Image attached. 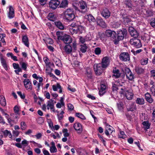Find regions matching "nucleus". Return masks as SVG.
<instances>
[{"label": "nucleus", "instance_id": "obj_11", "mask_svg": "<svg viewBox=\"0 0 155 155\" xmlns=\"http://www.w3.org/2000/svg\"><path fill=\"white\" fill-rule=\"evenodd\" d=\"M110 60L108 57H104L102 60L101 63H99L101 65L103 68H106L109 65Z\"/></svg>", "mask_w": 155, "mask_h": 155}, {"label": "nucleus", "instance_id": "obj_10", "mask_svg": "<svg viewBox=\"0 0 155 155\" xmlns=\"http://www.w3.org/2000/svg\"><path fill=\"white\" fill-rule=\"evenodd\" d=\"M101 13V15L106 19L109 18L110 16V12L109 10L106 8L103 9Z\"/></svg>", "mask_w": 155, "mask_h": 155}, {"label": "nucleus", "instance_id": "obj_20", "mask_svg": "<svg viewBox=\"0 0 155 155\" xmlns=\"http://www.w3.org/2000/svg\"><path fill=\"white\" fill-rule=\"evenodd\" d=\"M15 16V13L13 8L12 6H9V12L8 14V16L9 18L11 19L13 18Z\"/></svg>", "mask_w": 155, "mask_h": 155}, {"label": "nucleus", "instance_id": "obj_60", "mask_svg": "<svg viewBox=\"0 0 155 155\" xmlns=\"http://www.w3.org/2000/svg\"><path fill=\"white\" fill-rule=\"evenodd\" d=\"M12 65L14 69H17L20 68L19 64H18L14 63Z\"/></svg>", "mask_w": 155, "mask_h": 155}, {"label": "nucleus", "instance_id": "obj_36", "mask_svg": "<svg viewBox=\"0 0 155 155\" xmlns=\"http://www.w3.org/2000/svg\"><path fill=\"white\" fill-rule=\"evenodd\" d=\"M0 103L3 106H4L6 105L5 99L3 96H0Z\"/></svg>", "mask_w": 155, "mask_h": 155}, {"label": "nucleus", "instance_id": "obj_4", "mask_svg": "<svg viewBox=\"0 0 155 155\" xmlns=\"http://www.w3.org/2000/svg\"><path fill=\"white\" fill-rule=\"evenodd\" d=\"M130 42L132 45L137 48H140L142 46L140 40L137 38L131 39Z\"/></svg>", "mask_w": 155, "mask_h": 155}, {"label": "nucleus", "instance_id": "obj_14", "mask_svg": "<svg viewBox=\"0 0 155 155\" xmlns=\"http://www.w3.org/2000/svg\"><path fill=\"white\" fill-rule=\"evenodd\" d=\"M124 92H125V96L127 100H131L133 98L134 94L130 90H125Z\"/></svg>", "mask_w": 155, "mask_h": 155}, {"label": "nucleus", "instance_id": "obj_44", "mask_svg": "<svg viewBox=\"0 0 155 155\" xmlns=\"http://www.w3.org/2000/svg\"><path fill=\"white\" fill-rule=\"evenodd\" d=\"M123 103L122 102H119L117 103L118 108L119 110H122L123 109Z\"/></svg>", "mask_w": 155, "mask_h": 155}, {"label": "nucleus", "instance_id": "obj_41", "mask_svg": "<svg viewBox=\"0 0 155 155\" xmlns=\"http://www.w3.org/2000/svg\"><path fill=\"white\" fill-rule=\"evenodd\" d=\"M75 116L82 120H85L86 118L83 114L79 113H76Z\"/></svg>", "mask_w": 155, "mask_h": 155}, {"label": "nucleus", "instance_id": "obj_26", "mask_svg": "<svg viewBox=\"0 0 155 155\" xmlns=\"http://www.w3.org/2000/svg\"><path fill=\"white\" fill-rule=\"evenodd\" d=\"M52 89L54 91H57L58 89H60L59 93H61L62 92L61 87L59 83H57L56 85H53L52 86Z\"/></svg>", "mask_w": 155, "mask_h": 155}, {"label": "nucleus", "instance_id": "obj_23", "mask_svg": "<svg viewBox=\"0 0 155 155\" xmlns=\"http://www.w3.org/2000/svg\"><path fill=\"white\" fill-rule=\"evenodd\" d=\"M135 70L136 73L138 74H143L144 71V69L140 66H136Z\"/></svg>", "mask_w": 155, "mask_h": 155}, {"label": "nucleus", "instance_id": "obj_48", "mask_svg": "<svg viewBox=\"0 0 155 155\" xmlns=\"http://www.w3.org/2000/svg\"><path fill=\"white\" fill-rule=\"evenodd\" d=\"M50 151L51 153L56 152L57 150L55 146L51 147L50 148Z\"/></svg>", "mask_w": 155, "mask_h": 155}, {"label": "nucleus", "instance_id": "obj_16", "mask_svg": "<svg viewBox=\"0 0 155 155\" xmlns=\"http://www.w3.org/2000/svg\"><path fill=\"white\" fill-rule=\"evenodd\" d=\"M96 21L97 25L103 28L107 27V25L106 24L102 18H97V19Z\"/></svg>", "mask_w": 155, "mask_h": 155}, {"label": "nucleus", "instance_id": "obj_42", "mask_svg": "<svg viewBox=\"0 0 155 155\" xmlns=\"http://www.w3.org/2000/svg\"><path fill=\"white\" fill-rule=\"evenodd\" d=\"M77 33L81 34L84 30V28L80 25H78Z\"/></svg>", "mask_w": 155, "mask_h": 155}, {"label": "nucleus", "instance_id": "obj_28", "mask_svg": "<svg viewBox=\"0 0 155 155\" xmlns=\"http://www.w3.org/2000/svg\"><path fill=\"white\" fill-rule=\"evenodd\" d=\"M113 72L114 73V76L116 78H118L121 76V74L120 73V71L118 69L115 68L113 69Z\"/></svg>", "mask_w": 155, "mask_h": 155}, {"label": "nucleus", "instance_id": "obj_51", "mask_svg": "<svg viewBox=\"0 0 155 155\" xmlns=\"http://www.w3.org/2000/svg\"><path fill=\"white\" fill-rule=\"evenodd\" d=\"M44 61L45 62V64L46 65H48L49 68H50V67L49 66V65L50 64V62L48 61L49 60L48 58L46 57L44 58Z\"/></svg>", "mask_w": 155, "mask_h": 155}, {"label": "nucleus", "instance_id": "obj_63", "mask_svg": "<svg viewBox=\"0 0 155 155\" xmlns=\"http://www.w3.org/2000/svg\"><path fill=\"white\" fill-rule=\"evenodd\" d=\"M48 122L50 128H51V129L54 128L53 124L52 122L50 120L49 121H48Z\"/></svg>", "mask_w": 155, "mask_h": 155}, {"label": "nucleus", "instance_id": "obj_53", "mask_svg": "<svg viewBox=\"0 0 155 155\" xmlns=\"http://www.w3.org/2000/svg\"><path fill=\"white\" fill-rule=\"evenodd\" d=\"M148 58H146L141 61V64L142 65H144L147 64L148 63Z\"/></svg>", "mask_w": 155, "mask_h": 155}, {"label": "nucleus", "instance_id": "obj_59", "mask_svg": "<svg viewBox=\"0 0 155 155\" xmlns=\"http://www.w3.org/2000/svg\"><path fill=\"white\" fill-rule=\"evenodd\" d=\"M14 110L15 113L17 114H18L19 109L18 107L17 106H15L14 107Z\"/></svg>", "mask_w": 155, "mask_h": 155}, {"label": "nucleus", "instance_id": "obj_40", "mask_svg": "<svg viewBox=\"0 0 155 155\" xmlns=\"http://www.w3.org/2000/svg\"><path fill=\"white\" fill-rule=\"evenodd\" d=\"M125 3L127 7L131 8L132 7V4L131 3V1L130 0H127L125 1Z\"/></svg>", "mask_w": 155, "mask_h": 155}, {"label": "nucleus", "instance_id": "obj_25", "mask_svg": "<svg viewBox=\"0 0 155 155\" xmlns=\"http://www.w3.org/2000/svg\"><path fill=\"white\" fill-rule=\"evenodd\" d=\"M127 109L128 111H133L136 110V105L135 103L132 102Z\"/></svg>", "mask_w": 155, "mask_h": 155}, {"label": "nucleus", "instance_id": "obj_56", "mask_svg": "<svg viewBox=\"0 0 155 155\" xmlns=\"http://www.w3.org/2000/svg\"><path fill=\"white\" fill-rule=\"evenodd\" d=\"M68 110L71 111L73 110L74 108L73 105L71 104H68Z\"/></svg>", "mask_w": 155, "mask_h": 155}, {"label": "nucleus", "instance_id": "obj_24", "mask_svg": "<svg viewBox=\"0 0 155 155\" xmlns=\"http://www.w3.org/2000/svg\"><path fill=\"white\" fill-rule=\"evenodd\" d=\"M22 42L24 44L28 47L29 46V42L28 39L26 35H25L22 36Z\"/></svg>", "mask_w": 155, "mask_h": 155}, {"label": "nucleus", "instance_id": "obj_15", "mask_svg": "<svg viewBox=\"0 0 155 155\" xmlns=\"http://www.w3.org/2000/svg\"><path fill=\"white\" fill-rule=\"evenodd\" d=\"M66 44H70L71 43L72 41V38L69 35H64L63 38H62V40Z\"/></svg>", "mask_w": 155, "mask_h": 155}, {"label": "nucleus", "instance_id": "obj_54", "mask_svg": "<svg viewBox=\"0 0 155 155\" xmlns=\"http://www.w3.org/2000/svg\"><path fill=\"white\" fill-rule=\"evenodd\" d=\"M141 49H139L137 50L136 51H135L134 50H131V52H133L134 55H136L137 54L139 53L140 52L142 51Z\"/></svg>", "mask_w": 155, "mask_h": 155}, {"label": "nucleus", "instance_id": "obj_43", "mask_svg": "<svg viewBox=\"0 0 155 155\" xmlns=\"http://www.w3.org/2000/svg\"><path fill=\"white\" fill-rule=\"evenodd\" d=\"M127 78L129 80H132L134 78V76L132 72H130V74L126 75Z\"/></svg>", "mask_w": 155, "mask_h": 155}, {"label": "nucleus", "instance_id": "obj_18", "mask_svg": "<svg viewBox=\"0 0 155 155\" xmlns=\"http://www.w3.org/2000/svg\"><path fill=\"white\" fill-rule=\"evenodd\" d=\"M74 127L76 130L78 131L80 133H81L82 131V125L79 123H74Z\"/></svg>", "mask_w": 155, "mask_h": 155}, {"label": "nucleus", "instance_id": "obj_1", "mask_svg": "<svg viewBox=\"0 0 155 155\" xmlns=\"http://www.w3.org/2000/svg\"><path fill=\"white\" fill-rule=\"evenodd\" d=\"M127 33V31L125 28H123L122 30H120L118 31L117 38L113 40L114 44L116 45L118 44L119 41L124 39Z\"/></svg>", "mask_w": 155, "mask_h": 155}, {"label": "nucleus", "instance_id": "obj_6", "mask_svg": "<svg viewBox=\"0 0 155 155\" xmlns=\"http://www.w3.org/2000/svg\"><path fill=\"white\" fill-rule=\"evenodd\" d=\"M60 4V1L58 0H52L49 3V7L53 10L56 9Z\"/></svg>", "mask_w": 155, "mask_h": 155}, {"label": "nucleus", "instance_id": "obj_19", "mask_svg": "<svg viewBox=\"0 0 155 155\" xmlns=\"http://www.w3.org/2000/svg\"><path fill=\"white\" fill-rule=\"evenodd\" d=\"M68 3L67 0H63L61 3L60 2L59 8H65L68 7Z\"/></svg>", "mask_w": 155, "mask_h": 155}, {"label": "nucleus", "instance_id": "obj_34", "mask_svg": "<svg viewBox=\"0 0 155 155\" xmlns=\"http://www.w3.org/2000/svg\"><path fill=\"white\" fill-rule=\"evenodd\" d=\"M137 104L143 105L144 104V100L143 98H137L136 100Z\"/></svg>", "mask_w": 155, "mask_h": 155}, {"label": "nucleus", "instance_id": "obj_61", "mask_svg": "<svg viewBox=\"0 0 155 155\" xmlns=\"http://www.w3.org/2000/svg\"><path fill=\"white\" fill-rule=\"evenodd\" d=\"M125 115L128 120L130 121L132 119L131 116L128 113H126Z\"/></svg>", "mask_w": 155, "mask_h": 155}, {"label": "nucleus", "instance_id": "obj_47", "mask_svg": "<svg viewBox=\"0 0 155 155\" xmlns=\"http://www.w3.org/2000/svg\"><path fill=\"white\" fill-rule=\"evenodd\" d=\"M21 68L25 71H26L27 69V64L25 62H21L20 63Z\"/></svg>", "mask_w": 155, "mask_h": 155}, {"label": "nucleus", "instance_id": "obj_30", "mask_svg": "<svg viewBox=\"0 0 155 155\" xmlns=\"http://www.w3.org/2000/svg\"><path fill=\"white\" fill-rule=\"evenodd\" d=\"M87 17V18L90 22H94L96 21V20L95 18L91 15L89 14L87 15L86 16V17Z\"/></svg>", "mask_w": 155, "mask_h": 155}, {"label": "nucleus", "instance_id": "obj_62", "mask_svg": "<svg viewBox=\"0 0 155 155\" xmlns=\"http://www.w3.org/2000/svg\"><path fill=\"white\" fill-rule=\"evenodd\" d=\"M78 25L72 28V31L74 32V33H75L76 34L77 33V28H78Z\"/></svg>", "mask_w": 155, "mask_h": 155}, {"label": "nucleus", "instance_id": "obj_22", "mask_svg": "<svg viewBox=\"0 0 155 155\" xmlns=\"http://www.w3.org/2000/svg\"><path fill=\"white\" fill-rule=\"evenodd\" d=\"M106 88V86L105 84H101V88L99 91V94L100 96L103 95L105 93Z\"/></svg>", "mask_w": 155, "mask_h": 155}, {"label": "nucleus", "instance_id": "obj_52", "mask_svg": "<svg viewBox=\"0 0 155 155\" xmlns=\"http://www.w3.org/2000/svg\"><path fill=\"white\" fill-rule=\"evenodd\" d=\"M118 136L119 138L123 139L125 138L126 136V135L124 134V131L120 132V134H119Z\"/></svg>", "mask_w": 155, "mask_h": 155}, {"label": "nucleus", "instance_id": "obj_55", "mask_svg": "<svg viewBox=\"0 0 155 155\" xmlns=\"http://www.w3.org/2000/svg\"><path fill=\"white\" fill-rule=\"evenodd\" d=\"M18 94L19 95L22 99H24L25 96L24 94H22L21 91H18L17 92Z\"/></svg>", "mask_w": 155, "mask_h": 155}, {"label": "nucleus", "instance_id": "obj_9", "mask_svg": "<svg viewBox=\"0 0 155 155\" xmlns=\"http://www.w3.org/2000/svg\"><path fill=\"white\" fill-rule=\"evenodd\" d=\"M120 60L124 61H127L130 60L129 55L128 52H123L119 56Z\"/></svg>", "mask_w": 155, "mask_h": 155}, {"label": "nucleus", "instance_id": "obj_49", "mask_svg": "<svg viewBox=\"0 0 155 155\" xmlns=\"http://www.w3.org/2000/svg\"><path fill=\"white\" fill-rule=\"evenodd\" d=\"M150 24L152 27L155 28V18L151 19Z\"/></svg>", "mask_w": 155, "mask_h": 155}, {"label": "nucleus", "instance_id": "obj_37", "mask_svg": "<svg viewBox=\"0 0 155 155\" xmlns=\"http://www.w3.org/2000/svg\"><path fill=\"white\" fill-rule=\"evenodd\" d=\"M54 61L56 66L60 67H61L62 66L61 61L59 59L56 58V59H54Z\"/></svg>", "mask_w": 155, "mask_h": 155}, {"label": "nucleus", "instance_id": "obj_2", "mask_svg": "<svg viewBox=\"0 0 155 155\" xmlns=\"http://www.w3.org/2000/svg\"><path fill=\"white\" fill-rule=\"evenodd\" d=\"M78 6L80 9L74 5H73V6L76 11L81 13H84L87 12V5L85 2L83 1H80L78 4Z\"/></svg>", "mask_w": 155, "mask_h": 155}, {"label": "nucleus", "instance_id": "obj_50", "mask_svg": "<svg viewBox=\"0 0 155 155\" xmlns=\"http://www.w3.org/2000/svg\"><path fill=\"white\" fill-rule=\"evenodd\" d=\"M140 3V6L141 7H143L144 6V4L146 2V0H139Z\"/></svg>", "mask_w": 155, "mask_h": 155}, {"label": "nucleus", "instance_id": "obj_35", "mask_svg": "<svg viewBox=\"0 0 155 155\" xmlns=\"http://www.w3.org/2000/svg\"><path fill=\"white\" fill-rule=\"evenodd\" d=\"M4 136L6 137L8 136L9 138H11L12 137V135L10 131H8V130H6L5 131H2Z\"/></svg>", "mask_w": 155, "mask_h": 155}, {"label": "nucleus", "instance_id": "obj_46", "mask_svg": "<svg viewBox=\"0 0 155 155\" xmlns=\"http://www.w3.org/2000/svg\"><path fill=\"white\" fill-rule=\"evenodd\" d=\"M101 51L100 48L97 47L95 49V53L97 55H99L101 54Z\"/></svg>", "mask_w": 155, "mask_h": 155}, {"label": "nucleus", "instance_id": "obj_38", "mask_svg": "<svg viewBox=\"0 0 155 155\" xmlns=\"http://www.w3.org/2000/svg\"><path fill=\"white\" fill-rule=\"evenodd\" d=\"M56 35L57 36L58 39L61 40H62V38H63L64 35L62 32L59 31H57L56 32Z\"/></svg>", "mask_w": 155, "mask_h": 155}, {"label": "nucleus", "instance_id": "obj_29", "mask_svg": "<svg viewBox=\"0 0 155 155\" xmlns=\"http://www.w3.org/2000/svg\"><path fill=\"white\" fill-rule=\"evenodd\" d=\"M64 50L65 51L67 54H69L72 51V48L69 45H66L64 47Z\"/></svg>", "mask_w": 155, "mask_h": 155}, {"label": "nucleus", "instance_id": "obj_31", "mask_svg": "<svg viewBox=\"0 0 155 155\" xmlns=\"http://www.w3.org/2000/svg\"><path fill=\"white\" fill-rule=\"evenodd\" d=\"M154 14V12L151 10L148 9L146 10L145 15L147 17H151Z\"/></svg>", "mask_w": 155, "mask_h": 155}, {"label": "nucleus", "instance_id": "obj_13", "mask_svg": "<svg viewBox=\"0 0 155 155\" xmlns=\"http://www.w3.org/2000/svg\"><path fill=\"white\" fill-rule=\"evenodd\" d=\"M25 88L27 89L32 90L31 83L29 79L27 78L25 79L23 81Z\"/></svg>", "mask_w": 155, "mask_h": 155}, {"label": "nucleus", "instance_id": "obj_33", "mask_svg": "<svg viewBox=\"0 0 155 155\" xmlns=\"http://www.w3.org/2000/svg\"><path fill=\"white\" fill-rule=\"evenodd\" d=\"M142 124L143 125V127L146 130H147L150 128V124L149 123V122L147 121H144L142 122Z\"/></svg>", "mask_w": 155, "mask_h": 155}, {"label": "nucleus", "instance_id": "obj_58", "mask_svg": "<svg viewBox=\"0 0 155 155\" xmlns=\"http://www.w3.org/2000/svg\"><path fill=\"white\" fill-rule=\"evenodd\" d=\"M21 144L24 145L25 147H26L28 145V142L25 140H24L21 142Z\"/></svg>", "mask_w": 155, "mask_h": 155}, {"label": "nucleus", "instance_id": "obj_5", "mask_svg": "<svg viewBox=\"0 0 155 155\" xmlns=\"http://www.w3.org/2000/svg\"><path fill=\"white\" fill-rule=\"evenodd\" d=\"M101 64H97L94 65V69L96 75H101L103 71V68Z\"/></svg>", "mask_w": 155, "mask_h": 155}, {"label": "nucleus", "instance_id": "obj_17", "mask_svg": "<svg viewBox=\"0 0 155 155\" xmlns=\"http://www.w3.org/2000/svg\"><path fill=\"white\" fill-rule=\"evenodd\" d=\"M54 24L56 27L61 30H64V26L62 22L60 21H57L54 22Z\"/></svg>", "mask_w": 155, "mask_h": 155}, {"label": "nucleus", "instance_id": "obj_21", "mask_svg": "<svg viewBox=\"0 0 155 155\" xmlns=\"http://www.w3.org/2000/svg\"><path fill=\"white\" fill-rule=\"evenodd\" d=\"M113 128L111 126H109L107 127H106V130L105 131V134L108 136L111 134L113 131Z\"/></svg>", "mask_w": 155, "mask_h": 155}, {"label": "nucleus", "instance_id": "obj_8", "mask_svg": "<svg viewBox=\"0 0 155 155\" xmlns=\"http://www.w3.org/2000/svg\"><path fill=\"white\" fill-rule=\"evenodd\" d=\"M128 31L131 36L134 37L133 38H137L139 35L138 32L133 27H129Z\"/></svg>", "mask_w": 155, "mask_h": 155}, {"label": "nucleus", "instance_id": "obj_12", "mask_svg": "<svg viewBox=\"0 0 155 155\" xmlns=\"http://www.w3.org/2000/svg\"><path fill=\"white\" fill-rule=\"evenodd\" d=\"M106 35L108 37H110L111 39H115V38H116V33L114 31H112L110 30H107L105 32Z\"/></svg>", "mask_w": 155, "mask_h": 155}, {"label": "nucleus", "instance_id": "obj_27", "mask_svg": "<svg viewBox=\"0 0 155 155\" xmlns=\"http://www.w3.org/2000/svg\"><path fill=\"white\" fill-rule=\"evenodd\" d=\"M145 99L146 100L150 103H151L153 102V100L151 98V95L148 93L145 94Z\"/></svg>", "mask_w": 155, "mask_h": 155}, {"label": "nucleus", "instance_id": "obj_64", "mask_svg": "<svg viewBox=\"0 0 155 155\" xmlns=\"http://www.w3.org/2000/svg\"><path fill=\"white\" fill-rule=\"evenodd\" d=\"M43 152L44 155H50V153L47 150H43Z\"/></svg>", "mask_w": 155, "mask_h": 155}, {"label": "nucleus", "instance_id": "obj_32", "mask_svg": "<svg viewBox=\"0 0 155 155\" xmlns=\"http://www.w3.org/2000/svg\"><path fill=\"white\" fill-rule=\"evenodd\" d=\"M87 77L89 79H91L92 78V73L91 69L89 68H86V73Z\"/></svg>", "mask_w": 155, "mask_h": 155}, {"label": "nucleus", "instance_id": "obj_57", "mask_svg": "<svg viewBox=\"0 0 155 155\" xmlns=\"http://www.w3.org/2000/svg\"><path fill=\"white\" fill-rule=\"evenodd\" d=\"M40 4L41 5L43 6L46 4L47 0H38Z\"/></svg>", "mask_w": 155, "mask_h": 155}, {"label": "nucleus", "instance_id": "obj_7", "mask_svg": "<svg viewBox=\"0 0 155 155\" xmlns=\"http://www.w3.org/2000/svg\"><path fill=\"white\" fill-rule=\"evenodd\" d=\"M120 18H121V20H123V21L124 24L125 25L128 23L130 21V19L129 17L127 15L125 12H121L120 14Z\"/></svg>", "mask_w": 155, "mask_h": 155}, {"label": "nucleus", "instance_id": "obj_3", "mask_svg": "<svg viewBox=\"0 0 155 155\" xmlns=\"http://www.w3.org/2000/svg\"><path fill=\"white\" fill-rule=\"evenodd\" d=\"M66 19L69 20H72L75 18L74 11L73 9L68 8L64 12Z\"/></svg>", "mask_w": 155, "mask_h": 155}, {"label": "nucleus", "instance_id": "obj_45", "mask_svg": "<svg viewBox=\"0 0 155 155\" xmlns=\"http://www.w3.org/2000/svg\"><path fill=\"white\" fill-rule=\"evenodd\" d=\"M21 127L22 130H25L26 129L27 125L25 122L22 121L21 122Z\"/></svg>", "mask_w": 155, "mask_h": 155}, {"label": "nucleus", "instance_id": "obj_39", "mask_svg": "<svg viewBox=\"0 0 155 155\" xmlns=\"http://www.w3.org/2000/svg\"><path fill=\"white\" fill-rule=\"evenodd\" d=\"M80 50L83 53H85L87 51V47L85 44L81 45Z\"/></svg>", "mask_w": 155, "mask_h": 155}]
</instances>
